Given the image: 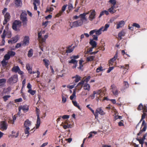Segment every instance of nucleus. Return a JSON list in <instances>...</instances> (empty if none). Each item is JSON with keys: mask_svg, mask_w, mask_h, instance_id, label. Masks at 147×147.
Wrapping results in <instances>:
<instances>
[{"mask_svg": "<svg viewBox=\"0 0 147 147\" xmlns=\"http://www.w3.org/2000/svg\"><path fill=\"white\" fill-rule=\"evenodd\" d=\"M109 26V24H106L104 26H102L98 30L95 29L92 30L89 32L90 35L91 36L94 33H95L96 35L98 36L102 33V31H106Z\"/></svg>", "mask_w": 147, "mask_h": 147, "instance_id": "f257e3e1", "label": "nucleus"}, {"mask_svg": "<svg viewBox=\"0 0 147 147\" xmlns=\"http://www.w3.org/2000/svg\"><path fill=\"white\" fill-rule=\"evenodd\" d=\"M118 6L116 0H111V14L115 12Z\"/></svg>", "mask_w": 147, "mask_h": 147, "instance_id": "f03ea898", "label": "nucleus"}, {"mask_svg": "<svg viewBox=\"0 0 147 147\" xmlns=\"http://www.w3.org/2000/svg\"><path fill=\"white\" fill-rule=\"evenodd\" d=\"M24 125L26 127V129H24V133L25 134H28L27 136L28 137L29 134V130L30 129V128L29 127L31 125V122L28 119H27L24 122Z\"/></svg>", "mask_w": 147, "mask_h": 147, "instance_id": "7ed1b4c3", "label": "nucleus"}, {"mask_svg": "<svg viewBox=\"0 0 147 147\" xmlns=\"http://www.w3.org/2000/svg\"><path fill=\"white\" fill-rule=\"evenodd\" d=\"M27 15V13L26 11L22 12L20 15V20L24 25H26L27 24L28 20L26 17Z\"/></svg>", "mask_w": 147, "mask_h": 147, "instance_id": "20e7f679", "label": "nucleus"}, {"mask_svg": "<svg viewBox=\"0 0 147 147\" xmlns=\"http://www.w3.org/2000/svg\"><path fill=\"white\" fill-rule=\"evenodd\" d=\"M106 91V89L105 88H103L102 89L96 91H94L93 92V94L91 95V97L94 98V95L97 94L100 96L102 95H104Z\"/></svg>", "mask_w": 147, "mask_h": 147, "instance_id": "39448f33", "label": "nucleus"}, {"mask_svg": "<svg viewBox=\"0 0 147 147\" xmlns=\"http://www.w3.org/2000/svg\"><path fill=\"white\" fill-rule=\"evenodd\" d=\"M18 80V76L17 75H14L12 76L7 80V82L9 84L15 83Z\"/></svg>", "mask_w": 147, "mask_h": 147, "instance_id": "423d86ee", "label": "nucleus"}, {"mask_svg": "<svg viewBox=\"0 0 147 147\" xmlns=\"http://www.w3.org/2000/svg\"><path fill=\"white\" fill-rule=\"evenodd\" d=\"M21 22L19 20H16L13 22L12 26V28L13 30L15 31L17 30V27L20 26Z\"/></svg>", "mask_w": 147, "mask_h": 147, "instance_id": "0eeeda50", "label": "nucleus"}, {"mask_svg": "<svg viewBox=\"0 0 147 147\" xmlns=\"http://www.w3.org/2000/svg\"><path fill=\"white\" fill-rule=\"evenodd\" d=\"M113 111H112L111 113H114L113 115V121H115L116 119H121L122 118V117L118 115V113L117 111H116V110H115L114 111L113 110Z\"/></svg>", "mask_w": 147, "mask_h": 147, "instance_id": "6e6552de", "label": "nucleus"}, {"mask_svg": "<svg viewBox=\"0 0 147 147\" xmlns=\"http://www.w3.org/2000/svg\"><path fill=\"white\" fill-rule=\"evenodd\" d=\"M4 19L3 22V24L5 25L9 21L11 16L9 13L7 12L4 15Z\"/></svg>", "mask_w": 147, "mask_h": 147, "instance_id": "1a4fd4ad", "label": "nucleus"}, {"mask_svg": "<svg viewBox=\"0 0 147 147\" xmlns=\"http://www.w3.org/2000/svg\"><path fill=\"white\" fill-rule=\"evenodd\" d=\"M83 24V22L81 20H78L77 21H75L73 22L72 26L71 28L73 27H77L82 25Z\"/></svg>", "mask_w": 147, "mask_h": 147, "instance_id": "9d476101", "label": "nucleus"}, {"mask_svg": "<svg viewBox=\"0 0 147 147\" xmlns=\"http://www.w3.org/2000/svg\"><path fill=\"white\" fill-rule=\"evenodd\" d=\"M90 12L91 13L88 17V19L90 21H92L95 18L96 12L94 10H91Z\"/></svg>", "mask_w": 147, "mask_h": 147, "instance_id": "9b49d317", "label": "nucleus"}, {"mask_svg": "<svg viewBox=\"0 0 147 147\" xmlns=\"http://www.w3.org/2000/svg\"><path fill=\"white\" fill-rule=\"evenodd\" d=\"M112 89V91L113 94L116 96H117L118 94V91L117 88L114 85H112L111 86Z\"/></svg>", "mask_w": 147, "mask_h": 147, "instance_id": "f8f14e48", "label": "nucleus"}, {"mask_svg": "<svg viewBox=\"0 0 147 147\" xmlns=\"http://www.w3.org/2000/svg\"><path fill=\"white\" fill-rule=\"evenodd\" d=\"M7 124L5 121H2L1 122L0 125L1 129L2 131L6 130L7 129Z\"/></svg>", "mask_w": 147, "mask_h": 147, "instance_id": "ddd939ff", "label": "nucleus"}, {"mask_svg": "<svg viewBox=\"0 0 147 147\" xmlns=\"http://www.w3.org/2000/svg\"><path fill=\"white\" fill-rule=\"evenodd\" d=\"M29 109L28 106L26 105L23 106H20L18 108L19 111H20L21 110H22L24 111H27Z\"/></svg>", "mask_w": 147, "mask_h": 147, "instance_id": "4468645a", "label": "nucleus"}, {"mask_svg": "<svg viewBox=\"0 0 147 147\" xmlns=\"http://www.w3.org/2000/svg\"><path fill=\"white\" fill-rule=\"evenodd\" d=\"M29 38L28 36H25L23 40V42L22 44V45L25 46L29 44Z\"/></svg>", "mask_w": 147, "mask_h": 147, "instance_id": "2eb2a0df", "label": "nucleus"}, {"mask_svg": "<svg viewBox=\"0 0 147 147\" xmlns=\"http://www.w3.org/2000/svg\"><path fill=\"white\" fill-rule=\"evenodd\" d=\"M48 34H46L44 36V38H42L40 40V45L41 46H43L45 44L46 39L48 37Z\"/></svg>", "mask_w": 147, "mask_h": 147, "instance_id": "dca6fc26", "label": "nucleus"}, {"mask_svg": "<svg viewBox=\"0 0 147 147\" xmlns=\"http://www.w3.org/2000/svg\"><path fill=\"white\" fill-rule=\"evenodd\" d=\"M18 36H16L12 38L11 39L8 40V43L9 44H11L17 42L18 40Z\"/></svg>", "mask_w": 147, "mask_h": 147, "instance_id": "f3484780", "label": "nucleus"}, {"mask_svg": "<svg viewBox=\"0 0 147 147\" xmlns=\"http://www.w3.org/2000/svg\"><path fill=\"white\" fill-rule=\"evenodd\" d=\"M83 84L84 81H80L78 84V85L76 86V89L78 90H81V89L83 87Z\"/></svg>", "mask_w": 147, "mask_h": 147, "instance_id": "a211bd4d", "label": "nucleus"}, {"mask_svg": "<svg viewBox=\"0 0 147 147\" xmlns=\"http://www.w3.org/2000/svg\"><path fill=\"white\" fill-rule=\"evenodd\" d=\"M89 44L92 46V48H96L97 46L96 42L93 40V39H90Z\"/></svg>", "mask_w": 147, "mask_h": 147, "instance_id": "6ab92c4d", "label": "nucleus"}, {"mask_svg": "<svg viewBox=\"0 0 147 147\" xmlns=\"http://www.w3.org/2000/svg\"><path fill=\"white\" fill-rule=\"evenodd\" d=\"M15 3L16 7L21 6L22 5L21 0H14Z\"/></svg>", "mask_w": 147, "mask_h": 147, "instance_id": "aec40b11", "label": "nucleus"}, {"mask_svg": "<svg viewBox=\"0 0 147 147\" xmlns=\"http://www.w3.org/2000/svg\"><path fill=\"white\" fill-rule=\"evenodd\" d=\"M72 79L75 78L74 81L76 82H78L81 80V77L78 75H76L75 76L72 77Z\"/></svg>", "mask_w": 147, "mask_h": 147, "instance_id": "412c9836", "label": "nucleus"}, {"mask_svg": "<svg viewBox=\"0 0 147 147\" xmlns=\"http://www.w3.org/2000/svg\"><path fill=\"white\" fill-rule=\"evenodd\" d=\"M36 128L37 129L40 126V120L38 115H37V120L36 121Z\"/></svg>", "mask_w": 147, "mask_h": 147, "instance_id": "4be33fe9", "label": "nucleus"}, {"mask_svg": "<svg viewBox=\"0 0 147 147\" xmlns=\"http://www.w3.org/2000/svg\"><path fill=\"white\" fill-rule=\"evenodd\" d=\"M124 21H121L119 22L117 26V28L118 29L123 26L124 24Z\"/></svg>", "mask_w": 147, "mask_h": 147, "instance_id": "5701e85b", "label": "nucleus"}, {"mask_svg": "<svg viewBox=\"0 0 147 147\" xmlns=\"http://www.w3.org/2000/svg\"><path fill=\"white\" fill-rule=\"evenodd\" d=\"M83 87L84 89L86 90L89 91L90 90V86L89 84L87 83H86L84 84Z\"/></svg>", "mask_w": 147, "mask_h": 147, "instance_id": "b1692460", "label": "nucleus"}, {"mask_svg": "<svg viewBox=\"0 0 147 147\" xmlns=\"http://www.w3.org/2000/svg\"><path fill=\"white\" fill-rule=\"evenodd\" d=\"M20 69L18 66H14L11 69V71L13 72L16 73L18 72L20 70Z\"/></svg>", "mask_w": 147, "mask_h": 147, "instance_id": "393cba45", "label": "nucleus"}, {"mask_svg": "<svg viewBox=\"0 0 147 147\" xmlns=\"http://www.w3.org/2000/svg\"><path fill=\"white\" fill-rule=\"evenodd\" d=\"M6 81V80L5 78L0 79V87L3 86Z\"/></svg>", "mask_w": 147, "mask_h": 147, "instance_id": "a878e982", "label": "nucleus"}, {"mask_svg": "<svg viewBox=\"0 0 147 147\" xmlns=\"http://www.w3.org/2000/svg\"><path fill=\"white\" fill-rule=\"evenodd\" d=\"M71 46L67 47V49L66 50V52L67 53H70L72 52L74 50V49L71 48Z\"/></svg>", "mask_w": 147, "mask_h": 147, "instance_id": "bb28decb", "label": "nucleus"}, {"mask_svg": "<svg viewBox=\"0 0 147 147\" xmlns=\"http://www.w3.org/2000/svg\"><path fill=\"white\" fill-rule=\"evenodd\" d=\"M76 89H74L73 90V92L72 94L70 97V99L72 100L74 98H76Z\"/></svg>", "mask_w": 147, "mask_h": 147, "instance_id": "cd10ccee", "label": "nucleus"}, {"mask_svg": "<svg viewBox=\"0 0 147 147\" xmlns=\"http://www.w3.org/2000/svg\"><path fill=\"white\" fill-rule=\"evenodd\" d=\"M117 52L113 58L111 59V65H113V63H114V61H115L117 59Z\"/></svg>", "mask_w": 147, "mask_h": 147, "instance_id": "c85d7f7f", "label": "nucleus"}, {"mask_svg": "<svg viewBox=\"0 0 147 147\" xmlns=\"http://www.w3.org/2000/svg\"><path fill=\"white\" fill-rule=\"evenodd\" d=\"M72 103L73 104V105L75 106L77 108H78V109H79L80 110H81V109L78 103L76 101H72Z\"/></svg>", "mask_w": 147, "mask_h": 147, "instance_id": "c756f323", "label": "nucleus"}, {"mask_svg": "<svg viewBox=\"0 0 147 147\" xmlns=\"http://www.w3.org/2000/svg\"><path fill=\"white\" fill-rule=\"evenodd\" d=\"M95 57L93 56H91L86 58V61L87 62L91 61H93Z\"/></svg>", "mask_w": 147, "mask_h": 147, "instance_id": "7c9ffc66", "label": "nucleus"}, {"mask_svg": "<svg viewBox=\"0 0 147 147\" xmlns=\"http://www.w3.org/2000/svg\"><path fill=\"white\" fill-rule=\"evenodd\" d=\"M68 98V96L67 95H62V102L63 103H65L67 101V99Z\"/></svg>", "mask_w": 147, "mask_h": 147, "instance_id": "2f4dec72", "label": "nucleus"}, {"mask_svg": "<svg viewBox=\"0 0 147 147\" xmlns=\"http://www.w3.org/2000/svg\"><path fill=\"white\" fill-rule=\"evenodd\" d=\"M96 110L100 114L103 115L105 114V113L101 107L97 108Z\"/></svg>", "mask_w": 147, "mask_h": 147, "instance_id": "473e14b6", "label": "nucleus"}, {"mask_svg": "<svg viewBox=\"0 0 147 147\" xmlns=\"http://www.w3.org/2000/svg\"><path fill=\"white\" fill-rule=\"evenodd\" d=\"M43 61L45 63V65L47 68L48 69L49 68L48 66L49 65V61L48 60H46L45 59H43Z\"/></svg>", "mask_w": 147, "mask_h": 147, "instance_id": "72a5a7b5", "label": "nucleus"}, {"mask_svg": "<svg viewBox=\"0 0 147 147\" xmlns=\"http://www.w3.org/2000/svg\"><path fill=\"white\" fill-rule=\"evenodd\" d=\"M125 33L123 31H121L119 32L118 34V37L120 40H121L122 38V37L125 36Z\"/></svg>", "mask_w": 147, "mask_h": 147, "instance_id": "f704fd0d", "label": "nucleus"}, {"mask_svg": "<svg viewBox=\"0 0 147 147\" xmlns=\"http://www.w3.org/2000/svg\"><path fill=\"white\" fill-rule=\"evenodd\" d=\"M123 89H125L129 87V84L127 82L124 81L123 82Z\"/></svg>", "mask_w": 147, "mask_h": 147, "instance_id": "c9c22d12", "label": "nucleus"}, {"mask_svg": "<svg viewBox=\"0 0 147 147\" xmlns=\"http://www.w3.org/2000/svg\"><path fill=\"white\" fill-rule=\"evenodd\" d=\"M79 17H80L81 18V19L80 20H82V22H83V21L84 20H86V19L85 17V15L83 13L82 14H81L79 16Z\"/></svg>", "mask_w": 147, "mask_h": 147, "instance_id": "e433bc0d", "label": "nucleus"}, {"mask_svg": "<svg viewBox=\"0 0 147 147\" xmlns=\"http://www.w3.org/2000/svg\"><path fill=\"white\" fill-rule=\"evenodd\" d=\"M33 55V50L32 49H30L28 51V56L29 57H31Z\"/></svg>", "mask_w": 147, "mask_h": 147, "instance_id": "4c0bfd02", "label": "nucleus"}, {"mask_svg": "<svg viewBox=\"0 0 147 147\" xmlns=\"http://www.w3.org/2000/svg\"><path fill=\"white\" fill-rule=\"evenodd\" d=\"M2 65L3 67H5L8 64V61L3 59L1 62Z\"/></svg>", "mask_w": 147, "mask_h": 147, "instance_id": "58836bf2", "label": "nucleus"}, {"mask_svg": "<svg viewBox=\"0 0 147 147\" xmlns=\"http://www.w3.org/2000/svg\"><path fill=\"white\" fill-rule=\"evenodd\" d=\"M10 58V56L8 53L6 54L4 57L3 59L6 61H8Z\"/></svg>", "mask_w": 147, "mask_h": 147, "instance_id": "ea45409f", "label": "nucleus"}, {"mask_svg": "<svg viewBox=\"0 0 147 147\" xmlns=\"http://www.w3.org/2000/svg\"><path fill=\"white\" fill-rule=\"evenodd\" d=\"M71 59L69 61V63H73L74 64H77L78 61L77 60L74 59L73 58Z\"/></svg>", "mask_w": 147, "mask_h": 147, "instance_id": "a19ab883", "label": "nucleus"}, {"mask_svg": "<svg viewBox=\"0 0 147 147\" xmlns=\"http://www.w3.org/2000/svg\"><path fill=\"white\" fill-rule=\"evenodd\" d=\"M7 53L9 54V55L10 56V57H13L16 54L15 52L14 51H9Z\"/></svg>", "mask_w": 147, "mask_h": 147, "instance_id": "79ce46f5", "label": "nucleus"}, {"mask_svg": "<svg viewBox=\"0 0 147 147\" xmlns=\"http://www.w3.org/2000/svg\"><path fill=\"white\" fill-rule=\"evenodd\" d=\"M28 92L32 95H34L36 92L35 90H32L31 89H29L28 91Z\"/></svg>", "mask_w": 147, "mask_h": 147, "instance_id": "37998d69", "label": "nucleus"}, {"mask_svg": "<svg viewBox=\"0 0 147 147\" xmlns=\"http://www.w3.org/2000/svg\"><path fill=\"white\" fill-rule=\"evenodd\" d=\"M90 78L91 77L90 76H88L84 80H82V81H84V82H86V83H87L89 81Z\"/></svg>", "mask_w": 147, "mask_h": 147, "instance_id": "c03bdc74", "label": "nucleus"}, {"mask_svg": "<svg viewBox=\"0 0 147 147\" xmlns=\"http://www.w3.org/2000/svg\"><path fill=\"white\" fill-rule=\"evenodd\" d=\"M121 54L122 55H126V56H127V57H125V59H126L128 57H130V56L129 55H128L127 54V53H126L125 51L124 50H122V51H121Z\"/></svg>", "mask_w": 147, "mask_h": 147, "instance_id": "a18cd8bd", "label": "nucleus"}, {"mask_svg": "<svg viewBox=\"0 0 147 147\" xmlns=\"http://www.w3.org/2000/svg\"><path fill=\"white\" fill-rule=\"evenodd\" d=\"M144 108V106L142 104H140L138 106V107L137 109L138 111H140L142 109Z\"/></svg>", "mask_w": 147, "mask_h": 147, "instance_id": "49530a36", "label": "nucleus"}, {"mask_svg": "<svg viewBox=\"0 0 147 147\" xmlns=\"http://www.w3.org/2000/svg\"><path fill=\"white\" fill-rule=\"evenodd\" d=\"M10 95H6L3 96V98L4 99V101L5 102L6 101L8 100V98H10Z\"/></svg>", "mask_w": 147, "mask_h": 147, "instance_id": "de8ad7c7", "label": "nucleus"}, {"mask_svg": "<svg viewBox=\"0 0 147 147\" xmlns=\"http://www.w3.org/2000/svg\"><path fill=\"white\" fill-rule=\"evenodd\" d=\"M103 69H102V67L101 66H100L97 68L96 70V71L97 73L99 72L100 71H102Z\"/></svg>", "mask_w": 147, "mask_h": 147, "instance_id": "09e8293b", "label": "nucleus"}, {"mask_svg": "<svg viewBox=\"0 0 147 147\" xmlns=\"http://www.w3.org/2000/svg\"><path fill=\"white\" fill-rule=\"evenodd\" d=\"M92 133H94V134H97V132L95 131H91V132H90L89 134V136L88 137V138H90L92 137Z\"/></svg>", "mask_w": 147, "mask_h": 147, "instance_id": "8fccbe9b", "label": "nucleus"}, {"mask_svg": "<svg viewBox=\"0 0 147 147\" xmlns=\"http://www.w3.org/2000/svg\"><path fill=\"white\" fill-rule=\"evenodd\" d=\"M146 139V138L145 137V136H143L142 138L140 139L137 138L136 139V140L138 141H140L141 142L142 141V142H144V140Z\"/></svg>", "mask_w": 147, "mask_h": 147, "instance_id": "3c124183", "label": "nucleus"}, {"mask_svg": "<svg viewBox=\"0 0 147 147\" xmlns=\"http://www.w3.org/2000/svg\"><path fill=\"white\" fill-rule=\"evenodd\" d=\"M132 26L134 27H135L138 28H140V25L136 23H134L132 24Z\"/></svg>", "mask_w": 147, "mask_h": 147, "instance_id": "603ef678", "label": "nucleus"}, {"mask_svg": "<svg viewBox=\"0 0 147 147\" xmlns=\"http://www.w3.org/2000/svg\"><path fill=\"white\" fill-rule=\"evenodd\" d=\"M63 11H62L61 10L59 12V13L57 14L56 15V16L57 17H59L60 16H61L63 13Z\"/></svg>", "mask_w": 147, "mask_h": 147, "instance_id": "864d4df0", "label": "nucleus"}, {"mask_svg": "<svg viewBox=\"0 0 147 147\" xmlns=\"http://www.w3.org/2000/svg\"><path fill=\"white\" fill-rule=\"evenodd\" d=\"M98 36L96 35H92V37L93 38L92 39H93V40H94L97 41L98 40Z\"/></svg>", "mask_w": 147, "mask_h": 147, "instance_id": "5fc2aeb1", "label": "nucleus"}, {"mask_svg": "<svg viewBox=\"0 0 147 147\" xmlns=\"http://www.w3.org/2000/svg\"><path fill=\"white\" fill-rule=\"evenodd\" d=\"M145 116H144V115H142L141 119L139 123L137 125L136 127V128H137V127L138 126L140 123L142 121V120H143V119L145 118Z\"/></svg>", "mask_w": 147, "mask_h": 147, "instance_id": "6e6d98bb", "label": "nucleus"}, {"mask_svg": "<svg viewBox=\"0 0 147 147\" xmlns=\"http://www.w3.org/2000/svg\"><path fill=\"white\" fill-rule=\"evenodd\" d=\"M7 37L8 38H10L11 36V33L10 32H8L7 33Z\"/></svg>", "mask_w": 147, "mask_h": 147, "instance_id": "4d7b16f0", "label": "nucleus"}, {"mask_svg": "<svg viewBox=\"0 0 147 147\" xmlns=\"http://www.w3.org/2000/svg\"><path fill=\"white\" fill-rule=\"evenodd\" d=\"M123 122V120H121L118 123L119 126H124V124Z\"/></svg>", "mask_w": 147, "mask_h": 147, "instance_id": "13d9d810", "label": "nucleus"}, {"mask_svg": "<svg viewBox=\"0 0 147 147\" xmlns=\"http://www.w3.org/2000/svg\"><path fill=\"white\" fill-rule=\"evenodd\" d=\"M38 38L40 40H40L42 38L41 37L42 36V33L41 32H39L38 33Z\"/></svg>", "mask_w": 147, "mask_h": 147, "instance_id": "bf43d9fd", "label": "nucleus"}, {"mask_svg": "<svg viewBox=\"0 0 147 147\" xmlns=\"http://www.w3.org/2000/svg\"><path fill=\"white\" fill-rule=\"evenodd\" d=\"M63 127L64 129H66L70 127V125H63Z\"/></svg>", "mask_w": 147, "mask_h": 147, "instance_id": "052dcab7", "label": "nucleus"}, {"mask_svg": "<svg viewBox=\"0 0 147 147\" xmlns=\"http://www.w3.org/2000/svg\"><path fill=\"white\" fill-rule=\"evenodd\" d=\"M54 10V9L53 7H49V8H48L47 9V12H51L52 11Z\"/></svg>", "mask_w": 147, "mask_h": 147, "instance_id": "680f3d73", "label": "nucleus"}, {"mask_svg": "<svg viewBox=\"0 0 147 147\" xmlns=\"http://www.w3.org/2000/svg\"><path fill=\"white\" fill-rule=\"evenodd\" d=\"M22 99L21 98L16 99L15 100V102H22Z\"/></svg>", "mask_w": 147, "mask_h": 147, "instance_id": "e2e57ef3", "label": "nucleus"}, {"mask_svg": "<svg viewBox=\"0 0 147 147\" xmlns=\"http://www.w3.org/2000/svg\"><path fill=\"white\" fill-rule=\"evenodd\" d=\"M79 57V56L78 55H76V56H72L71 57H70V59H72L73 58L75 60V59H77Z\"/></svg>", "mask_w": 147, "mask_h": 147, "instance_id": "0e129e2a", "label": "nucleus"}, {"mask_svg": "<svg viewBox=\"0 0 147 147\" xmlns=\"http://www.w3.org/2000/svg\"><path fill=\"white\" fill-rule=\"evenodd\" d=\"M105 14L106 15H107L109 14V12H110V8H109L108 9V11L106 10L104 11Z\"/></svg>", "mask_w": 147, "mask_h": 147, "instance_id": "69168bd1", "label": "nucleus"}, {"mask_svg": "<svg viewBox=\"0 0 147 147\" xmlns=\"http://www.w3.org/2000/svg\"><path fill=\"white\" fill-rule=\"evenodd\" d=\"M68 8L69 11H71L72 9L73 6L71 4H69Z\"/></svg>", "mask_w": 147, "mask_h": 147, "instance_id": "338daca9", "label": "nucleus"}, {"mask_svg": "<svg viewBox=\"0 0 147 147\" xmlns=\"http://www.w3.org/2000/svg\"><path fill=\"white\" fill-rule=\"evenodd\" d=\"M69 115H64L62 116V118L63 119H67L69 118Z\"/></svg>", "mask_w": 147, "mask_h": 147, "instance_id": "774afa93", "label": "nucleus"}]
</instances>
